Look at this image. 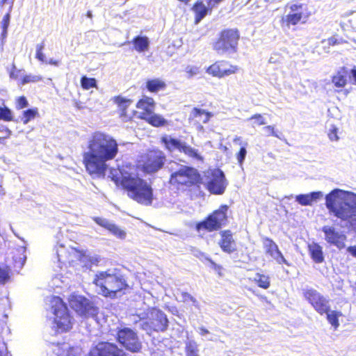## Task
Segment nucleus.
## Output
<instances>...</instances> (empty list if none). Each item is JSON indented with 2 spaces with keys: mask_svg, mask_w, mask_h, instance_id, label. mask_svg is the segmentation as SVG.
<instances>
[{
  "mask_svg": "<svg viewBox=\"0 0 356 356\" xmlns=\"http://www.w3.org/2000/svg\"><path fill=\"white\" fill-rule=\"evenodd\" d=\"M88 151L82 154L86 171L92 177H104L108 169L106 162L114 159L118 152L117 140L102 131H95L88 142Z\"/></svg>",
  "mask_w": 356,
  "mask_h": 356,
  "instance_id": "f257e3e1",
  "label": "nucleus"
},
{
  "mask_svg": "<svg viewBox=\"0 0 356 356\" xmlns=\"http://www.w3.org/2000/svg\"><path fill=\"white\" fill-rule=\"evenodd\" d=\"M110 177L115 186L125 191L131 199L141 204H152L153 189L143 178L125 171L111 173Z\"/></svg>",
  "mask_w": 356,
  "mask_h": 356,
  "instance_id": "f03ea898",
  "label": "nucleus"
},
{
  "mask_svg": "<svg viewBox=\"0 0 356 356\" xmlns=\"http://www.w3.org/2000/svg\"><path fill=\"white\" fill-rule=\"evenodd\" d=\"M92 284L97 289L98 294L111 300L118 295H124L131 289L127 277L120 270L107 269L97 272L93 278Z\"/></svg>",
  "mask_w": 356,
  "mask_h": 356,
  "instance_id": "7ed1b4c3",
  "label": "nucleus"
},
{
  "mask_svg": "<svg viewBox=\"0 0 356 356\" xmlns=\"http://www.w3.org/2000/svg\"><path fill=\"white\" fill-rule=\"evenodd\" d=\"M168 184L177 192L199 189L203 184V177L194 167L181 165L180 168L170 175Z\"/></svg>",
  "mask_w": 356,
  "mask_h": 356,
  "instance_id": "20e7f679",
  "label": "nucleus"
},
{
  "mask_svg": "<svg viewBox=\"0 0 356 356\" xmlns=\"http://www.w3.org/2000/svg\"><path fill=\"white\" fill-rule=\"evenodd\" d=\"M340 189H334L325 196V205L329 211L343 221H348L356 227V207L351 205L342 197Z\"/></svg>",
  "mask_w": 356,
  "mask_h": 356,
  "instance_id": "39448f33",
  "label": "nucleus"
},
{
  "mask_svg": "<svg viewBox=\"0 0 356 356\" xmlns=\"http://www.w3.org/2000/svg\"><path fill=\"white\" fill-rule=\"evenodd\" d=\"M229 207L221 204L217 209L208 214L202 220L195 225V230L200 235L220 230L228 222Z\"/></svg>",
  "mask_w": 356,
  "mask_h": 356,
  "instance_id": "423d86ee",
  "label": "nucleus"
},
{
  "mask_svg": "<svg viewBox=\"0 0 356 356\" xmlns=\"http://www.w3.org/2000/svg\"><path fill=\"white\" fill-rule=\"evenodd\" d=\"M240 39L238 29H224L212 43L213 49L219 55L235 53Z\"/></svg>",
  "mask_w": 356,
  "mask_h": 356,
  "instance_id": "0eeeda50",
  "label": "nucleus"
},
{
  "mask_svg": "<svg viewBox=\"0 0 356 356\" xmlns=\"http://www.w3.org/2000/svg\"><path fill=\"white\" fill-rule=\"evenodd\" d=\"M165 153L159 149H149L140 160V168L146 175H153L161 170L166 163Z\"/></svg>",
  "mask_w": 356,
  "mask_h": 356,
  "instance_id": "6e6552de",
  "label": "nucleus"
},
{
  "mask_svg": "<svg viewBox=\"0 0 356 356\" xmlns=\"http://www.w3.org/2000/svg\"><path fill=\"white\" fill-rule=\"evenodd\" d=\"M168 323L167 316L163 311L152 307L147 313V318L140 324V328L148 334L164 332L168 327Z\"/></svg>",
  "mask_w": 356,
  "mask_h": 356,
  "instance_id": "1a4fd4ad",
  "label": "nucleus"
},
{
  "mask_svg": "<svg viewBox=\"0 0 356 356\" xmlns=\"http://www.w3.org/2000/svg\"><path fill=\"white\" fill-rule=\"evenodd\" d=\"M289 12L280 19L282 27L290 28L299 24H305L310 16L306 4L295 3L289 5Z\"/></svg>",
  "mask_w": 356,
  "mask_h": 356,
  "instance_id": "9d476101",
  "label": "nucleus"
},
{
  "mask_svg": "<svg viewBox=\"0 0 356 356\" xmlns=\"http://www.w3.org/2000/svg\"><path fill=\"white\" fill-rule=\"evenodd\" d=\"M117 341L127 351L132 353H140L143 343L137 332L129 327L120 328L116 333Z\"/></svg>",
  "mask_w": 356,
  "mask_h": 356,
  "instance_id": "9b49d317",
  "label": "nucleus"
},
{
  "mask_svg": "<svg viewBox=\"0 0 356 356\" xmlns=\"http://www.w3.org/2000/svg\"><path fill=\"white\" fill-rule=\"evenodd\" d=\"M54 302V321L56 325V330L61 332H67L72 327V316L67 307L59 297H55Z\"/></svg>",
  "mask_w": 356,
  "mask_h": 356,
  "instance_id": "f8f14e48",
  "label": "nucleus"
},
{
  "mask_svg": "<svg viewBox=\"0 0 356 356\" xmlns=\"http://www.w3.org/2000/svg\"><path fill=\"white\" fill-rule=\"evenodd\" d=\"M228 182L222 170L213 168L207 172L206 188L213 195H222Z\"/></svg>",
  "mask_w": 356,
  "mask_h": 356,
  "instance_id": "ddd939ff",
  "label": "nucleus"
},
{
  "mask_svg": "<svg viewBox=\"0 0 356 356\" xmlns=\"http://www.w3.org/2000/svg\"><path fill=\"white\" fill-rule=\"evenodd\" d=\"M71 308L79 316L94 317L98 314V307L95 304L81 296H73L69 300Z\"/></svg>",
  "mask_w": 356,
  "mask_h": 356,
  "instance_id": "4468645a",
  "label": "nucleus"
},
{
  "mask_svg": "<svg viewBox=\"0 0 356 356\" xmlns=\"http://www.w3.org/2000/svg\"><path fill=\"white\" fill-rule=\"evenodd\" d=\"M161 143L168 152H173L175 149H177L189 157L198 160L201 159V156H200L197 149L177 138L164 135L161 138Z\"/></svg>",
  "mask_w": 356,
  "mask_h": 356,
  "instance_id": "2eb2a0df",
  "label": "nucleus"
},
{
  "mask_svg": "<svg viewBox=\"0 0 356 356\" xmlns=\"http://www.w3.org/2000/svg\"><path fill=\"white\" fill-rule=\"evenodd\" d=\"M303 297L320 315L330 312L329 300L317 290L307 289L303 291Z\"/></svg>",
  "mask_w": 356,
  "mask_h": 356,
  "instance_id": "dca6fc26",
  "label": "nucleus"
},
{
  "mask_svg": "<svg viewBox=\"0 0 356 356\" xmlns=\"http://www.w3.org/2000/svg\"><path fill=\"white\" fill-rule=\"evenodd\" d=\"M89 356H127V354L114 343L100 341L90 348Z\"/></svg>",
  "mask_w": 356,
  "mask_h": 356,
  "instance_id": "f3484780",
  "label": "nucleus"
},
{
  "mask_svg": "<svg viewBox=\"0 0 356 356\" xmlns=\"http://www.w3.org/2000/svg\"><path fill=\"white\" fill-rule=\"evenodd\" d=\"M238 71V66L230 65L223 60L214 62L206 70L209 75L219 79L236 74Z\"/></svg>",
  "mask_w": 356,
  "mask_h": 356,
  "instance_id": "a211bd4d",
  "label": "nucleus"
},
{
  "mask_svg": "<svg viewBox=\"0 0 356 356\" xmlns=\"http://www.w3.org/2000/svg\"><path fill=\"white\" fill-rule=\"evenodd\" d=\"M213 113L211 111L193 107L188 117V122L199 131L204 130L203 124L208 123Z\"/></svg>",
  "mask_w": 356,
  "mask_h": 356,
  "instance_id": "6ab92c4d",
  "label": "nucleus"
},
{
  "mask_svg": "<svg viewBox=\"0 0 356 356\" xmlns=\"http://www.w3.org/2000/svg\"><path fill=\"white\" fill-rule=\"evenodd\" d=\"M113 102L117 105L118 116L122 122H129L133 120L136 111H128L129 107L132 104L131 99L117 95L113 98Z\"/></svg>",
  "mask_w": 356,
  "mask_h": 356,
  "instance_id": "aec40b11",
  "label": "nucleus"
},
{
  "mask_svg": "<svg viewBox=\"0 0 356 356\" xmlns=\"http://www.w3.org/2000/svg\"><path fill=\"white\" fill-rule=\"evenodd\" d=\"M263 246L265 253L273 258L278 264H286L289 266L283 254L280 250L276 243L269 237L262 238Z\"/></svg>",
  "mask_w": 356,
  "mask_h": 356,
  "instance_id": "412c9836",
  "label": "nucleus"
},
{
  "mask_svg": "<svg viewBox=\"0 0 356 356\" xmlns=\"http://www.w3.org/2000/svg\"><path fill=\"white\" fill-rule=\"evenodd\" d=\"M322 231L325 234V241L331 245H334L339 249L345 248L346 236L341 232H337L333 227L324 226Z\"/></svg>",
  "mask_w": 356,
  "mask_h": 356,
  "instance_id": "4be33fe9",
  "label": "nucleus"
},
{
  "mask_svg": "<svg viewBox=\"0 0 356 356\" xmlns=\"http://www.w3.org/2000/svg\"><path fill=\"white\" fill-rule=\"evenodd\" d=\"M219 234L218 244L223 252L232 254L237 250L236 243L230 229L222 230Z\"/></svg>",
  "mask_w": 356,
  "mask_h": 356,
  "instance_id": "5701e85b",
  "label": "nucleus"
},
{
  "mask_svg": "<svg viewBox=\"0 0 356 356\" xmlns=\"http://www.w3.org/2000/svg\"><path fill=\"white\" fill-rule=\"evenodd\" d=\"M212 10L211 6H206L202 0L195 1L191 7V10L194 13L195 24H199L208 14L211 13Z\"/></svg>",
  "mask_w": 356,
  "mask_h": 356,
  "instance_id": "b1692460",
  "label": "nucleus"
},
{
  "mask_svg": "<svg viewBox=\"0 0 356 356\" xmlns=\"http://www.w3.org/2000/svg\"><path fill=\"white\" fill-rule=\"evenodd\" d=\"M136 106L141 110L139 115L140 119L144 120V117H148L154 113L155 102L153 98L144 96L137 102Z\"/></svg>",
  "mask_w": 356,
  "mask_h": 356,
  "instance_id": "393cba45",
  "label": "nucleus"
},
{
  "mask_svg": "<svg viewBox=\"0 0 356 356\" xmlns=\"http://www.w3.org/2000/svg\"><path fill=\"white\" fill-rule=\"evenodd\" d=\"M94 221L99 225V226L106 229L108 230L111 234L115 235V236L120 238H124L126 236V232L123 230H122L118 226L110 222L106 219L100 218V217H95L93 218Z\"/></svg>",
  "mask_w": 356,
  "mask_h": 356,
  "instance_id": "a878e982",
  "label": "nucleus"
},
{
  "mask_svg": "<svg viewBox=\"0 0 356 356\" xmlns=\"http://www.w3.org/2000/svg\"><path fill=\"white\" fill-rule=\"evenodd\" d=\"M307 250L312 261L316 264H321L324 261V253L322 246L316 242L307 245Z\"/></svg>",
  "mask_w": 356,
  "mask_h": 356,
  "instance_id": "bb28decb",
  "label": "nucleus"
},
{
  "mask_svg": "<svg viewBox=\"0 0 356 356\" xmlns=\"http://www.w3.org/2000/svg\"><path fill=\"white\" fill-rule=\"evenodd\" d=\"M322 197L323 193L321 191H316L309 194L298 195L296 196V201L302 206H308Z\"/></svg>",
  "mask_w": 356,
  "mask_h": 356,
  "instance_id": "cd10ccee",
  "label": "nucleus"
},
{
  "mask_svg": "<svg viewBox=\"0 0 356 356\" xmlns=\"http://www.w3.org/2000/svg\"><path fill=\"white\" fill-rule=\"evenodd\" d=\"M166 86L165 82L160 79H147L145 82V88L152 93H156L159 91L164 90Z\"/></svg>",
  "mask_w": 356,
  "mask_h": 356,
  "instance_id": "c85d7f7f",
  "label": "nucleus"
},
{
  "mask_svg": "<svg viewBox=\"0 0 356 356\" xmlns=\"http://www.w3.org/2000/svg\"><path fill=\"white\" fill-rule=\"evenodd\" d=\"M348 72L346 67H341L332 77V82L337 88H343L347 84V76Z\"/></svg>",
  "mask_w": 356,
  "mask_h": 356,
  "instance_id": "c756f323",
  "label": "nucleus"
},
{
  "mask_svg": "<svg viewBox=\"0 0 356 356\" xmlns=\"http://www.w3.org/2000/svg\"><path fill=\"white\" fill-rule=\"evenodd\" d=\"M15 0H8V1L6 3L8 4V8L6 12V13L4 15L3 19L1 23V38L2 40H5L7 36V32H8V28L10 23V13L11 10L13 6V3Z\"/></svg>",
  "mask_w": 356,
  "mask_h": 356,
  "instance_id": "7c9ffc66",
  "label": "nucleus"
},
{
  "mask_svg": "<svg viewBox=\"0 0 356 356\" xmlns=\"http://www.w3.org/2000/svg\"><path fill=\"white\" fill-rule=\"evenodd\" d=\"M143 120L154 127H161L168 124V121L163 117L154 113L148 117H144Z\"/></svg>",
  "mask_w": 356,
  "mask_h": 356,
  "instance_id": "2f4dec72",
  "label": "nucleus"
},
{
  "mask_svg": "<svg viewBox=\"0 0 356 356\" xmlns=\"http://www.w3.org/2000/svg\"><path fill=\"white\" fill-rule=\"evenodd\" d=\"M134 48L138 52L145 51L149 47V40L146 36H136L133 38Z\"/></svg>",
  "mask_w": 356,
  "mask_h": 356,
  "instance_id": "473e14b6",
  "label": "nucleus"
},
{
  "mask_svg": "<svg viewBox=\"0 0 356 356\" xmlns=\"http://www.w3.org/2000/svg\"><path fill=\"white\" fill-rule=\"evenodd\" d=\"M233 140L234 143L239 142L238 144L241 145L238 152L236 154V158L238 164L242 165L247 154L246 148L248 143L246 142H243L241 137L239 136L235 137Z\"/></svg>",
  "mask_w": 356,
  "mask_h": 356,
  "instance_id": "72a5a7b5",
  "label": "nucleus"
},
{
  "mask_svg": "<svg viewBox=\"0 0 356 356\" xmlns=\"http://www.w3.org/2000/svg\"><path fill=\"white\" fill-rule=\"evenodd\" d=\"M39 116L38 108H29L22 113L21 121L24 124H28L31 120Z\"/></svg>",
  "mask_w": 356,
  "mask_h": 356,
  "instance_id": "f704fd0d",
  "label": "nucleus"
},
{
  "mask_svg": "<svg viewBox=\"0 0 356 356\" xmlns=\"http://www.w3.org/2000/svg\"><path fill=\"white\" fill-rule=\"evenodd\" d=\"M254 281L259 287L264 289H267L270 286V277L264 274L256 273Z\"/></svg>",
  "mask_w": 356,
  "mask_h": 356,
  "instance_id": "c9c22d12",
  "label": "nucleus"
},
{
  "mask_svg": "<svg viewBox=\"0 0 356 356\" xmlns=\"http://www.w3.org/2000/svg\"><path fill=\"white\" fill-rule=\"evenodd\" d=\"M325 314H326V318L328 322L335 328H337L339 325V317L342 316L341 312L337 311H330Z\"/></svg>",
  "mask_w": 356,
  "mask_h": 356,
  "instance_id": "e433bc0d",
  "label": "nucleus"
},
{
  "mask_svg": "<svg viewBox=\"0 0 356 356\" xmlns=\"http://www.w3.org/2000/svg\"><path fill=\"white\" fill-rule=\"evenodd\" d=\"M81 86L83 90L97 88L96 79L95 78L87 77L86 76H83L81 78Z\"/></svg>",
  "mask_w": 356,
  "mask_h": 356,
  "instance_id": "4c0bfd02",
  "label": "nucleus"
},
{
  "mask_svg": "<svg viewBox=\"0 0 356 356\" xmlns=\"http://www.w3.org/2000/svg\"><path fill=\"white\" fill-rule=\"evenodd\" d=\"M0 120L11 122L13 120L12 111L7 106H0Z\"/></svg>",
  "mask_w": 356,
  "mask_h": 356,
  "instance_id": "58836bf2",
  "label": "nucleus"
},
{
  "mask_svg": "<svg viewBox=\"0 0 356 356\" xmlns=\"http://www.w3.org/2000/svg\"><path fill=\"white\" fill-rule=\"evenodd\" d=\"M42 81L43 77L40 75L26 74L21 79L20 83L22 85H24L26 83H36Z\"/></svg>",
  "mask_w": 356,
  "mask_h": 356,
  "instance_id": "ea45409f",
  "label": "nucleus"
},
{
  "mask_svg": "<svg viewBox=\"0 0 356 356\" xmlns=\"http://www.w3.org/2000/svg\"><path fill=\"white\" fill-rule=\"evenodd\" d=\"M184 72L186 73V77L188 79H191L194 76L197 75V74H199L200 68L197 66L188 65L185 68Z\"/></svg>",
  "mask_w": 356,
  "mask_h": 356,
  "instance_id": "a19ab883",
  "label": "nucleus"
},
{
  "mask_svg": "<svg viewBox=\"0 0 356 356\" xmlns=\"http://www.w3.org/2000/svg\"><path fill=\"white\" fill-rule=\"evenodd\" d=\"M29 105L26 97L24 95L17 97L15 100V108L17 110H21Z\"/></svg>",
  "mask_w": 356,
  "mask_h": 356,
  "instance_id": "79ce46f5",
  "label": "nucleus"
},
{
  "mask_svg": "<svg viewBox=\"0 0 356 356\" xmlns=\"http://www.w3.org/2000/svg\"><path fill=\"white\" fill-rule=\"evenodd\" d=\"M44 43L43 42L38 44L36 47L35 58L42 62L44 61V56L42 53V50L44 49Z\"/></svg>",
  "mask_w": 356,
  "mask_h": 356,
  "instance_id": "37998d69",
  "label": "nucleus"
},
{
  "mask_svg": "<svg viewBox=\"0 0 356 356\" xmlns=\"http://www.w3.org/2000/svg\"><path fill=\"white\" fill-rule=\"evenodd\" d=\"M337 134L338 129L336 127V126L332 125L327 133V136L330 140L337 141L339 140Z\"/></svg>",
  "mask_w": 356,
  "mask_h": 356,
  "instance_id": "c03bdc74",
  "label": "nucleus"
},
{
  "mask_svg": "<svg viewBox=\"0 0 356 356\" xmlns=\"http://www.w3.org/2000/svg\"><path fill=\"white\" fill-rule=\"evenodd\" d=\"M197 350L196 347L191 343H188L186 346V356H197Z\"/></svg>",
  "mask_w": 356,
  "mask_h": 356,
  "instance_id": "a18cd8bd",
  "label": "nucleus"
},
{
  "mask_svg": "<svg viewBox=\"0 0 356 356\" xmlns=\"http://www.w3.org/2000/svg\"><path fill=\"white\" fill-rule=\"evenodd\" d=\"M250 119L254 120V124L257 125H259V126L264 125L266 124L264 118L263 117V115L261 114H259V113H257V114L252 115Z\"/></svg>",
  "mask_w": 356,
  "mask_h": 356,
  "instance_id": "49530a36",
  "label": "nucleus"
},
{
  "mask_svg": "<svg viewBox=\"0 0 356 356\" xmlns=\"http://www.w3.org/2000/svg\"><path fill=\"white\" fill-rule=\"evenodd\" d=\"M9 279L8 270L6 268H0V284H4Z\"/></svg>",
  "mask_w": 356,
  "mask_h": 356,
  "instance_id": "de8ad7c7",
  "label": "nucleus"
},
{
  "mask_svg": "<svg viewBox=\"0 0 356 356\" xmlns=\"http://www.w3.org/2000/svg\"><path fill=\"white\" fill-rule=\"evenodd\" d=\"M263 129L267 133L268 136H274L276 138H280L279 134L277 133L273 126L268 125L264 127Z\"/></svg>",
  "mask_w": 356,
  "mask_h": 356,
  "instance_id": "09e8293b",
  "label": "nucleus"
},
{
  "mask_svg": "<svg viewBox=\"0 0 356 356\" xmlns=\"http://www.w3.org/2000/svg\"><path fill=\"white\" fill-rule=\"evenodd\" d=\"M0 132L3 134L4 138H10L12 135V131L8 127L3 124H0Z\"/></svg>",
  "mask_w": 356,
  "mask_h": 356,
  "instance_id": "8fccbe9b",
  "label": "nucleus"
},
{
  "mask_svg": "<svg viewBox=\"0 0 356 356\" xmlns=\"http://www.w3.org/2000/svg\"><path fill=\"white\" fill-rule=\"evenodd\" d=\"M181 296L184 301H191L193 303L196 302L195 298L187 292L182 293Z\"/></svg>",
  "mask_w": 356,
  "mask_h": 356,
  "instance_id": "3c124183",
  "label": "nucleus"
},
{
  "mask_svg": "<svg viewBox=\"0 0 356 356\" xmlns=\"http://www.w3.org/2000/svg\"><path fill=\"white\" fill-rule=\"evenodd\" d=\"M211 266H212V268L218 273V274L219 275H222V270H223V268L222 267V266L220 265H218L216 263H214L213 261H211Z\"/></svg>",
  "mask_w": 356,
  "mask_h": 356,
  "instance_id": "603ef678",
  "label": "nucleus"
},
{
  "mask_svg": "<svg viewBox=\"0 0 356 356\" xmlns=\"http://www.w3.org/2000/svg\"><path fill=\"white\" fill-rule=\"evenodd\" d=\"M223 1L224 0H207V4L208 6H211V8L213 9Z\"/></svg>",
  "mask_w": 356,
  "mask_h": 356,
  "instance_id": "864d4df0",
  "label": "nucleus"
},
{
  "mask_svg": "<svg viewBox=\"0 0 356 356\" xmlns=\"http://www.w3.org/2000/svg\"><path fill=\"white\" fill-rule=\"evenodd\" d=\"M327 43L330 46H334L339 44L340 42L334 37H331L327 39Z\"/></svg>",
  "mask_w": 356,
  "mask_h": 356,
  "instance_id": "5fc2aeb1",
  "label": "nucleus"
},
{
  "mask_svg": "<svg viewBox=\"0 0 356 356\" xmlns=\"http://www.w3.org/2000/svg\"><path fill=\"white\" fill-rule=\"evenodd\" d=\"M347 251L354 257L356 258V245L348 247Z\"/></svg>",
  "mask_w": 356,
  "mask_h": 356,
  "instance_id": "6e6d98bb",
  "label": "nucleus"
},
{
  "mask_svg": "<svg viewBox=\"0 0 356 356\" xmlns=\"http://www.w3.org/2000/svg\"><path fill=\"white\" fill-rule=\"evenodd\" d=\"M15 71H16V67L15 65H13V70L10 72V77L12 79H16L17 76H15Z\"/></svg>",
  "mask_w": 356,
  "mask_h": 356,
  "instance_id": "4d7b16f0",
  "label": "nucleus"
},
{
  "mask_svg": "<svg viewBox=\"0 0 356 356\" xmlns=\"http://www.w3.org/2000/svg\"><path fill=\"white\" fill-rule=\"evenodd\" d=\"M350 73L354 79V83L356 84V67H354L351 70Z\"/></svg>",
  "mask_w": 356,
  "mask_h": 356,
  "instance_id": "13d9d810",
  "label": "nucleus"
},
{
  "mask_svg": "<svg viewBox=\"0 0 356 356\" xmlns=\"http://www.w3.org/2000/svg\"><path fill=\"white\" fill-rule=\"evenodd\" d=\"M48 63L50 64V65H52L58 66L59 65L60 62L58 60H56L50 59L48 61Z\"/></svg>",
  "mask_w": 356,
  "mask_h": 356,
  "instance_id": "bf43d9fd",
  "label": "nucleus"
},
{
  "mask_svg": "<svg viewBox=\"0 0 356 356\" xmlns=\"http://www.w3.org/2000/svg\"><path fill=\"white\" fill-rule=\"evenodd\" d=\"M8 1V0H1L0 1V6L1 7H2L4 4H6V3H7Z\"/></svg>",
  "mask_w": 356,
  "mask_h": 356,
  "instance_id": "052dcab7",
  "label": "nucleus"
},
{
  "mask_svg": "<svg viewBox=\"0 0 356 356\" xmlns=\"http://www.w3.org/2000/svg\"><path fill=\"white\" fill-rule=\"evenodd\" d=\"M8 138H4V136L2 137H0V144L3 143V141L5 139H8Z\"/></svg>",
  "mask_w": 356,
  "mask_h": 356,
  "instance_id": "680f3d73",
  "label": "nucleus"
},
{
  "mask_svg": "<svg viewBox=\"0 0 356 356\" xmlns=\"http://www.w3.org/2000/svg\"><path fill=\"white\" fill-rule=\"evenodd\" d=\"M202 331L204 334H207L209 333L208 330H205V329H202Z\"/></svg>",
  "mask_w": 356,
  "mask_h": 356,
  "instance_id": "e2e57ef3",
  "label": "nucleus"
},
{
  "mask_svg": "<svg viewBox=\"0 0 356 356\" xmlns=\"http://www.w3.org/2000/svg\"><path fill=\"white\" fill-rule=\"evenodd\" d=\"M262 299H266V297H261Z\"/></svg>",
  "mask_w": 356,
  "mask_h": 356,
  "instance_id": "0e129e2a",
  "label": "nucleus"
}]
</instances>
